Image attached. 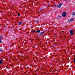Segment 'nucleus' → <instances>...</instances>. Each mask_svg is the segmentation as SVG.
<instances>
[{
    "label": "nucleus",
    "mask_w": 75,
    "mask_h": 75,
    "mask_svg": "<svg viewBox=\"0 0 75 75\" xmlns=\"http://www.w3.org/2000/svg\"><path fill=\"white\" fill-rule=\"evenodd\" d=\"M45 34V31L42 32L38 34V35L39 37H41L42 35H43V34Z\"/></svg>",
    "instance_id": "nucleus-1"
},
{
    "label": "nucleus",
    "mask_w": 75,
    "mask_h": 75,
    "mask_svg": "<svg viewBox=\"0 0 75 75\" xmlns=\"http://www.w3.org/2000/svg\"><path fill=\"white\" fill-rule=\"evenodd\" d=\"M69 32L71 36H72V35H73V33H74V30H70Z\"/></svg>",
    "instance_id": "nucleus-2"
},
{
    "label": "nucleus",
    "mask_w": 75,
    "mask_h": 75,
    "mask_svg": "<svg viewBox=\"0 0 75 75\" xmlns=\"http://www.w3.org/2000/svg\"><path fill=\"white\" fill-rule=\"evenodd\" d=\"M62 5V3H61L57 6V8H60Z\"/></svg>",
    "instance_id": "nucleus-3"
},
{
    "label": "nucleus",
    "mask_w": 75,
    "mask_h": 75,
    "mask_svg": "<svg viewBox=\"0 0 75 75\" xmlns=\"http://www.w3.org/2000/svg\"><path fill=\"white\" fill-rule=\"evenodd\" d=\"M62 16L63 17H65V16H67V13H66V12H64L62 14Z\"/></svg>",
    "instance_id": "nucleus-4"
},
{
    "label": "nucleus",
    "mask_w": 75,
    "mask_h": 75,
    "mask_svg": "<svg viewBox=\"0 0 75 75\" xmlns=\"http://www.w3.org/2000/svg\"><path fill=\"white\" fill-rule=\"evenodd\" d=\"M74 20V18H72L70 19L69 20H68L67 21V23H69V22H71V21H73Z\"/></svg>",
    "instance_id": "nucleus-5"
},
{
    "label": "nucleus",
    "mask_w": 75,
    "mask_h": 75,
    "mask_svg": "<svg viewBox=\"0 0 75 75\" xmlns=\"http://www.w3.org/2000/svg\"><path fill=\"white\" fill-rule=\"evenodd\" d=\"M1 39H2V36H0V44L1 43Z\"/></svg>",
    "instance_id": "nucleus-6"
},
{
    "label": "nucleus",
    "mask_w": 75,
    "mask_h": 75,
    "mask_svg": "<svg viewBox=\"0 0 75 75\" xmlns=\"http://www.w3.org/2000/svg\"><path fill=\"white\" fill-rule=\"evenodd\" d=\"M36 32L37 33H40V30L39 29H38L37 30Z\"/></svg>",
    "instance_id": "nucleus-7"
},
{
    "label": "nucleus",
    "mask_w": 75,
    "mask_h": 75,
    "mask_svg": "<svg viewBox=\"0 0 75 75\" xmlns=\"http://www.w3.org/2000/svg\"><path fill=\"white\" fill-rule=\"evenodd\" d=\"M71 14L73 16H75V12H73Z\"/></svg>",
    "instance_id": "nucleus-8"
},
{
    "label": "nucleus",
    "mask_w": 75,
    "mask_h": 75,
    "mask_svg": "<svg viewBox=\"0 0 75 75\" xmlns=\"http://www.w3.org/2000/svg\"><path fill=\"white\" fill-rule=\"evenodd\" d=\"M35 21H36V23H38V19H35Z\"/></svg>",
    "instance_id": "nucleus-9"
},
{
    "label": "nucleus",
    "mask_w": 75,
    "mask_h": 75,
    "mask_svg": "<svg viewBox=\"0 0 75 75\" xmlns=\"http://www.w3.org/2000/svg\"><path fill=\"white\" fill-rule=\"evenodd\" d=\"M22 24H23V22H20L18 23V24H19V25H21Z\"/></svg>",
    "instance_id": "nucleus-10"
},
{
    "label": "nucleus",
    "mask_w": 75,
    "mask_h": 75,
    "mask_svg": "<svg viewBox=\"0 0 75 75\" xmlns=\"http://www.w3.org/2000/svg\"><path fill=\"white\" fill-rule=\"evenodd\" d=\"M3 58H2L0 61L3 62Z\"/></svg>",
    "instance_id": "nucleus-11"
},
{
    "label": "nucleus",
    "mask_w": 75,
    "mask_h": 75,
    "mask_svg": "<svg viewBox=\"0 0 75 75\" xmlns=\"http://www.w3.org/2000/svg\"><path fill=\"white\" fill-rule=\"evenodd\" d=\"M3 51V49H1V48H0V51Z\"/></svg>",
    "instance_id": "nucleus-12"
},
{
    "label": "nucleus",
    "mask_w": 75,
    "mask_h": 75,
    "mask_svg": "<svg viewBox=\"0 0 75 75\" xmlns=\"http://www.w3.org/2000/svg\"><path fill=\"white\" fill-rule=\"evenodd\" d=\"M2 62L1 61H0V65H1L2 64Z\"/></svg>",
    "instance_id": "nucleus-13"
},
{
    "label": "nucleus",
    "mask_w": 75,
    "mask_h": 75,
    "mask_svg": "<svg viewBox=\"0 0 75 75\" xmlns=\"http://www.w3.org/2000/svg\"><path fill=\"white\" fill-rule=\"evenodd\" d=\"M40 11H42V8L40 9Z\"/></svg>",
    "instance_id": "nucleus-14"
},
{
    "label": "nucleus",
    "mask_w": 75,
    "mask_h": 75,
    "mask_svg": "<svg viewBox=\"0 0 75 75\" xmlns=\"http://www.w3.org/2000/svg\"><path fill=\"white\" fill-rule=\"evenodd\" d=\"M35 30H33V33H35Z\"/></svg>",
    "instance_id": "nucleus-15"
},
{
    "label": "nucleus",
    "mask_w": 75,
    "mask_h": 75,
    "mask_svg": "<svg viewBox=\"0 0 75 75\" xmlns=\"http://www.w3.org/2000/svg\"><path fill=\"white\" fill-rule=\"evenodd\" d=\"M18 16H20V14L19 13H18Z\"/></svg>",
    "instance_id": "nucleus-16"
},
{
    "label": "nucleus",
    "mask_w": 75,
    "mask_h": 75,
    "mask_svg": "<svg viewBox=\"0 0 75 75\" xmlns=\"http://www.w3.org/2000/svg\"><path fill=\"white\" fill-rule=\"evenodd\" d=\"M58 17H59H59L61 18V16H59Z\"/></svg>",
    "instance_id": "nucleus-17"
},
{
    "label": "nucleus",
    "mask_w": 75,
    "mask_h": 75,
    "mask_svg": "<svg viewBox=\"0 0 75 75\" xmlns=\"http://www.w3.org/2000/svg\"><path fill=\"white\" fill-rule=\"evenodd\" d=\"M53 48H54V47H55V46H53Z\"/></svg>",
    "instance_id": "nucleus-18"
},
{
    "label": "nucleus",
    "mask_w": 75,
    "mask_h": 75,
    "mask_svg": "<svg viewBox=\"0 0 75 75\" xmlns=\"http://www.w3.org/2000/svg\"><path fill=\"white\" fill-rule=\"evenodd\" d=\"M55 7H57V6H56V5H55Z\"/></svg>",
    "instance_id": "nucleus-19"
},
{
    "label": "nucleus",
    "mask_w": 75,
    "mask_h": 75,
    "mask_svg": "<svg viewBox=\"0 0 75 75\" xmlns=\"http://www.w3.org/2000/svg\"><path fill=\"white\" fill-rule=\"evenodd\" d=\"M65 1H67V0H64Z\"/></svg>",
    "instance_id": "nucleus-20"
},
{
    "label": "nucleus",
    "mask_w": 75,
    "mask_h": 75,
    "mask_svg": "<svg viewBox=\"0 0 75 75\" xmlns=\"http://www.w3.org/2000/svg\"><path fill=\"white\" fill-rule=\"evenodd\" d=\"M52 25H54L53 24V23L52 24Z\"/></svg>",
    "instance_id": "nucleus-21"
}]
</instances>
